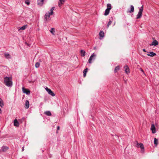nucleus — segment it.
Returning <instances> with one entry per match:
<instances>
[{"mask_svg":"<svg viewBox=\"0 0 159 159\" xmlns=\"http://www.w3.org/2000/svg\"><path fill=\"white\" fill-rule=\"evenodd\" d=\"M24 150V147H23L22 149V151H23Z\"/></svg>","mask_w":159,"mask_h":159,"instance_id":"obj_34","label":"nucleus"},{"mask_svg":"<svg viewBox=\"0 0 159 159\" xmlns=\"http://www.w3.org/2000/svg\"><path fill=\"white\" fill-rule=\"evenodd\" d=\"M44 0H38V3L39 5H42L44 2Z\"/></svg>","mask_w":159,"mask_h":159,"instance_id":"obj_18","label":"nucleus"},{"mask_svg":"<svg viewBox=\"0 0 159 159\" xmlns=\"http://www.w3.org/2000/svg\"><path fill=\"white\" fill-rule=\"evenodd\" d=\"M120 69V67L119 66H116L115 68V69L114 70V72L115 73L116 72L117 70H119Z\"/></svg>","mask_w":159,"mask_h":159,"instance_id":"obj_27","label":"nucleus"},{"mask_svg":"<svg viewBox=\"0 0 159 159\" xmlns=\"http://www.w3.org/2000/svg\"><path fill=\"white\" fill-rule=\"evenodd\" d=\"M147 55L151 57H153L156 55V53L153 52H149V53Z\"/></svg>","mask_w":159,"mask_h":159,"instance_id":"obj_13","label":"nucleus"},{"mask_svg":"<svg viewBox=\"0 0 159 159\" xmlns=\"http://www.w3.org/2000/svg\"><path fill=\"white\" fill-rule=\"evenodd\" d=\"M124 69H125V72L127 74H128L129 73L130 71L129 67L127 66H124Z\"/></svg>","mask_w":159,"mask_h":159,"instance_id":"obj_10","label":"nucleus"},{"mask_svg":"<svg viewBox=\"0 0 159 159\" xmlns=\"http://www.w3.org/2000/svg\"><path fill=\"white\" fill-rule=\"evenodd\" d=\"M107 8L105 11L104 14L105 16H107L109 14L111 8V4H107Z\"/></svg>","mask_w":159,"mask_h":159,"instance_id":"obj_4","label":"nucleus"},{"mask_svg":"<svg viewBox=\"0 0 159 159\" xmlns=\"http://www.w3.org/2000/svg\"><path fill=\"white\" fill-rule=\"evenodd\" d=\"M83 74H84V75H83L84 77H85L86 75V73H83Z\"/></svg>","mask_w":159,"mask_h":159,"instance_id":"obj_33","label":"nucleus"},{"mask_svg":"<svg viewBox=\"0 0 159 159\" xmlns=\"http://www.w3.org/2000/svg\"><path fill=\"white\" fill-rule=\"evenodd\" d=\"M158 15H159V11H158Z\"/></svg>","mask_w":159,"mask_h":159,"instance_id":"obj_40","label":"nucleus"},{"mask_svg":"<svg viewBox=\"0 0 159 159\" xmlns=\"http://www.w3.org/2000/svg\"><path fill=\"white\" fill-rule=\"evenodd\" d=\"M151 130H152V133L153 134L155 133L156 132V128L153 124H152L151 125Z\"/></svg>","mask_w":159,"mask_h":159,"instance_id":"obj_9","label":"nucleus"},{"mask_svg":"<svg viewBox=\"0 0 159 159\" xmlns=\"http://www.w3.org/2000/svg\"><path fill=\"white\" fill-rule=\"evenodd\" d=\"M25 107L26 109H28L29 107V101L27 100L26 101L25 104Z\"/></svg>","mask_w":159,"mask_h":159,"instance_id":"obj_12","label":"nucleus"},{"mask_svg":"<svg viewBox=\"0 0 159 159\" xmlns=\"http://www.w3.org/2000/svg\"><path fill=\"white\" fill-rule=\"evenodd\" d=\"M14 126L16 127H18L19 126V123L16 119H15L14 120Z\"/></svg>","mask_w":159,"mask_h":159,"instance_id":"obj_14","label":"nucleus"},{"mask_svg":"<svg viewBox=\"0 0 159 159\" xmlns=\"http://www.w3.org/2000/svg\"><path fill=\"white\" fill-rule=\"evenodd\" d=\"M100 39H101V38H100Z\"/></svg>","mask_w":159,"mask_h":159,"instance_id":"obj_41","label":"nucleus"},{"mask_svg":"<svg viewBox=\"0 0 159 159\" xmlns=\"http://www.w3.org/2000/svg\"><path fill=\"white\" fill-rule=\"evenodd\" d=\"M54 8V7H52L50 10V12H48L46 13L44 16V18L46 21H48L50 16L53 14V10Z\"/></svg>","mask_w":159,"mask_h":159,"instance_id":"obj_2","label":"nucleus"},{"mask_svg":"<svg viewBox=\"0 0 159 159\" xmlns=\"http://www.w3.org/2000/svg\"><path fill=\"white\" fill-rule=\"evenodd\" d=\"M4 84L7 87H11L12 85V78L11 77H5L4 79Z\"/></svg>","mask_w":159,"mask_h":159,"instance_id":"obj_1","label":"nucleus"},{"mask_svg":"<svg viewBox=\"0 0 159 159\" xmlns=\"http://www.w3.org/2000/svg\"><path fill=\"white\" fill-rule=\"evenodd\" d=\"M94 49H96V47H94Z\"/></svg>","mask_w":159,"mask_h":159,"instance_id":"obj_39","label":"nucleus"},{"mask_svg":"<svg viewBox=\"0 0 159 159\" xmlns=\"http://www.w3.org/2000/svg\"><path fill=\"white\" fill-rule=\"evenodd\" d=\"M25 44H27V45H28V44H27V43L26 42L25 43Z\"/></svg>","mask_w":159,"mask_h":159,"instance_id":"obj_37","label":"nucleus"},{"mask_svg":"<svg viewBox=\"0 0 159 159\" xmlns=\"http://www.w3.org/2000/svg\"><path fill=\"white\" fill-rule=\"evenodd\" d=\"M85 51L83 50H80V54L81 56L82 57H84L85 56Z\"/></svg>","mask_w":159,"mask_h":159,"instance_id":"obj_17","label":"nucleus"},{"mask_svg":"<svg viewBox=\"0 0 159 159\" xmlns=\"http://www.w3.org/2000/svg\"><path fill=\"white\" fill-rule=\"evenodd\" d=\"M45 89L49 95L52 96L53 97L55 96V94L50 89H48V87H47L45 88Z\"/></svg>","mask_w":159,"mask_h":159,"instance_id":"obj_6","label":"nucleus"},{"mask_svg":"<svg viewBox=\"0 0 159 159\" xmlns=\"http://www.w3.org/2000/svg\"><path fill=\"white\" fill-rule=\"evenodd\" d=\"M140 70H141L142 72H143V74L144 75H145V73H144V71L142 69V68H141L140 69Z\"/></svg>","mask_w":159,"mask_h":159,"instance_id":"obj_32","label":"nucleus"},{"mask_svg":"<svg viewBox=\"0 0 159 159\" xmlns=\"http://www.w3.org/2000/svg\"><path fill=\"white\" fill-rule=\"evenodd\" d=\"M40 64L38 62H37L35 64V67L36 68H38Z\"/></svg>","mask_w":159,"mask_h":159,"instance_id":"obj_29","label":"nucleus"},{"mask_svg":"<svg viewBox=\"0 0 159 159\" xmlns=\"http://www.w3.org/2000/svg\"><path fill=\"white\" fill-rule=\"evenodd\" d=\"M137 147H140L141 148V151L142 152H143L144 147L143 143H138L137 144Z\"/></svg>","mask_w":159,"mask_h":159,"instance_id":"obj_8","label":"nucleus"},{"mask_svg":"<svg viewBox=\"0 0 159 159\" xmlns=\"http://www.w3.org/2000/svg\"><path fill=\"white\" fill-rule=\"evenodd\" d=\"M60 129V127L59 126H58L57 127V130H59Z\"/></svg>","mask_w":159,"mask_h":159,"instance_id":"obj_35","label":"nucleus"},{"mask_svg":"<svg viewBox=\"0 0 159 159\" xmlns=\"http://www.w3.org/2000/svg\"><path fill=\"white\" fill-rule=\"evenodd\" d=\"M158 143V139H156V138H154V143L156 145V146L157 145Z\"/></svg>","mask_w":159,"mask_h":159,"instance_id":"obj_24","label":"nucleus"},{"mask_svg":"<svg viewBox=\"0 0 159 159\" xmlns=\"http://www.w3.org/2000/svg\"><path fill=\"white\" fill-rule=\"evenodd\" d=\"M5 56L6 58L8 59L10 58L11 57L10 54L8 53H6L5 54Z\"/></svg>","mask_w":159,"mask_h":159,"instance_id":"obj_21","label":"nucleus"},{"mask_svg":"<svg viewBox=\"0 0 159 159\" xmlns=\"http://www.w3.org/2000/svg\"><path fill=\"white\" fill-rule=\"evenodd\" d=\"M115 22L114 23V24L113 25H115Z\"/></svg>","mask_w":159,"mask_h":159,"instance_id":"obj_38","label":"nucleus"},{"mask_svg":"<svg viewBox=\"0 0 159 159\" xmlns=\"http://www.w3.org/2000/svg\"><path fill=\"white\" fill-rule=\"evenodd\" d=\"M25 3L28 5H29L30 4L29 2L28 1H26L25 2Z\"/></svg>","mask_w":159,"mask_h":159,"instance_id":"obj_31","label":"nucleus"},{"mask_svg":"<svg viewBox=\"0 0 159 159\" xmlns=\"http://www.w3.org/2000/svg\"><path fill=\"white\" fill-rule=\"evenodd\" d=\"M3 105V102L2 99L0 98V106L2 107Z\"/></svg>","mask_w":159,"mask_h":159,"instance_id":"obj_26","label":"nucleus"},{"mask_svg":"<svg viewBox=\"0 0 159 159\" xmlns=\"http://www.w3.org/2000/svg\"><path fill=\"white\" fill-rule=\"evenodd\" d=\"M96 54H95L94 53H93L90 57L89 60L88 62L89 63H92V60H94L95 59V57H96Z\"/></svg>","mask_w":159,"mask_h":159,"instance_id":"obj_5","label":"nucleus"},{"mask_svg":"<svg viewBox=\"0 0 159 159\" xmlns=\"http://www.w3.org/2000/svg\"><path fill=\"white\" fill-rule=\"evenodd\" d=\"M143 50L144 52H146V51L145 49H143Z\"/></svg>","mask_w":159,"mask_h":159,"instance_id":"obj_36","label":"nucleus"},{"mask_svg":"<svg viewBox=\"0 0 159 159\" xmlns=\"http://www.w3.org/2000/svg\"><path fill=\"white\" fill-rule=\"evenodd\" d=\"M8 149V148L6 146H3L2 147V149L3 151H5Z\"/></svg>","mask_w":159,"mask_h":159,"instance_id":"obj_23","label":"nucleus"},{"mask_svg":"<svg viewBox=\"0 0 159 159\" xmlns=\"http://www.w3.org/2000/svg\"><path fill=\"white\" fill-rule=\"evenodd\" d=\"M88 70V68H86V69H85L83 71V73L86 74Z\"/></svg>","mask_w":159,"mask_h":159,"instance_id":"obj_30","label":"nucleus"},{"mask_svg":"<svg viewBox=\"0 0 159 159\" xmlns=\"http://www.w3.org/2000/svg\"><path fill=\"white\" fill-rule=\"evenodd\" d=\"M111 23H112V21L111 20H109V21L107 24V26L108 27L111 24Z\"/></svg>","mask_w":159,"mask_h":159,"instance_id":"obj_28","label":"nucleus"},{"mask_svg":"<svg viewBox=\"0 0 159 159\" xmlns=\"http://www.w3.org/2000/svg\"><path fill=\"white\" fill-rule=\"evenodd\" d=\"M99 35L101 37L103 38L104 36V33L103 31H101L99 33Z\"/></svg>","mask_w":159,"mask_h":159,"instance_id":"obj_20","label":"nucleus"},{"mask_svg":"<svg viewBox=\"0 0 159 159\" xmlns=\"http://www.w3.org/2000/svg\"><path fill=\"white\" fill-rule=\"evenodd\" d=\"M27 25H24V26H23L22 27H21V28H20L19 30H24L25 29V28H27Z\"/></svg>","mask_w":159,"mask_h":159,"instance_id":"obj_25","label":"nucleus"},{"mask_svg":"<svg viewBox=\"0 0 159 159\" xmlns=\"http://www.w3.org/2000/svg\"><path fill=\"white\" fill-rule=\"evenodd\" d=\"M44 114L48 116H51V113L49 111H45Z\"/></svg>","mask_w":159,"mask_h":159,"instance_id":"obj_19","label":"nucleus"},{"mask_svg":"<svg viewBox=\"0 0 159 159\" xmlns=\"http://www.w3.org/2000/svg\"><path fill=\"white\" fill-rule=\"evenodd\" d=\"M158 44V42L156 40H153L151 44L150 45V46H156Z\"/></svg>","mask_w":159,"mask_h":159,"instance_id":"obj_11","label":"nucleus"},{"mask_svg":"<svg viewBox=\"0 0 159 159\" xmlns=\"http://www.w3.org/2000/svg\"><path fill=\"white\" fill-rule=\"evenodd\" d=\"M134 8L133 5L130 6V9L127 12L131 13L134 11Z\"/></svg>","mask_w":159,"mask_h":159,"instance_id":"obj_16","label":"nucleus"},{"mask_svg":"<svg viewBox=\"0 0 159 159\" xmlns=\"http://www.w3.org/2000/svg\"><path fill=\"white\" fill-rule=\"evenodd\" d=\"M23 92L25 93H26L27 95H29L30 94V91L27 89H26L23 87L22 88Z\"/></svg>","mask_w":159,"mask_h":159,"instance_id":"obj_7","label":"nucleus"},{"mask_svg":"<svg viewBox=\"0 0 159 159\" xmlns=\"http://www.w3.org/2000/svg\"><path fill=\"white\" fill-rule=\"evenodd\" d=\"M66 0H59L58 5L59 7H60L61 4H63L64 2Z\"/></svg>","mask_w":159,"mask_h":159,"instance_id":"obj_15","label":"nucleus"},{"mask_svg":"<svg viewBox=\"0 0 159 159\" xmlns=\"http://www.w3.org/2000/svg\"><path fill=\"white\" fill-rule=\"evenodd\" d=\"M139 11L138 14L136 16L137 19H138L141 18L142 15V12L143 10V5L141 7L139 8Z\"/></svg>","mask_w":159,"mask_h":159,"instance_id":"obj_3","label":"nucleus"},{"mask_svg":"<svg viewBox=\"0 0 159 159\" xmlns=\"http://www.w3.org/2000/svg\"><path fill=\"white\" fill-rule=\"evenodd\" d=\"M53 28H51V30H50L51 33L53 35H54L55 30Z\"/></svg>","mask_w":159,"mask_h":159,"instance_id":"obj_22","label":"nucleus"}]
</instances>
